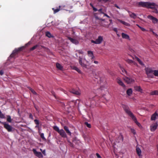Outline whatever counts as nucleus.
<instances>
[{
	"label": "nucleus",
	"instance_id": "nucleus-1",
	"mask_svg": "<svg viewBox=\"0 0 158 158\" xmlns=\"http://www.w3.org/2000/svg\"><path fill=\"white\" fill-rule=\"evenodd\" d=\"M122 107L125 112L132 119L136 124L140 127L141 126L140 124L137 121L136 117L130 111L129 106L125 105H122Z\"/></svg>",
	"mask_w": 158,
	"mask_h": 158
},
{
	"label": "nucleus",
	"instance_id": "nucleus-2",
	"mask_svg": "<svg viewBox=\"0 0 158 158\" xmlns=\"http://www.w3.org/2000/svg\"><path fill=\"white\" fill-rule=\"evenodd\" d=\"M122 107L125 112L132 119L136 124L140 127L141 126L140 124L137 121L136 117L130 111L129 106L125 105H122Z\"/></svg>",
	"mask_w": 158,
	"mask_h": 158
},
{
	"label": "nucleus",
	"instance_id": "nucleus-3",
	"mask_svg": "<svg viewBox=\"0 0 158 158\" xmlns=\"http://www.w3.org/2000/svg\"><path fill=\"white\" fill-rule=\"evenodd\" d=\"M145 71L148 78H153L154 75L155 76L158 77V70H153L151 68H146Z\"/></svg>",
	"mask_w": 158,
	"mask_h": 158
},
{
	"label": "nucleus",
	"instance_id": "nucleus-4",
	"mask_svg": "<svg viewBox=\"0 0 158 158\" xmlns=\"http://www.w3.org/2000/svg\"><path fill=\"white\" fill-rule=\"evenodd\" d=\"M83 58L82 57L79 56V63L81 65V66L82 68L84 71H86L89 69V66L83 62Z\"/></svg>",
	"mask_w": 158,
	"mask_h": 158
},
{
	"label": "nucleus",
	"instance_id": "nucleus-5",
	"mask_svg": "<svg viewBox=\"0 0 158 158\" xmlns=\"http://www.w3.org/2000/svg\"><path fill=\"white\" fill-rule=\"evenodd\" d=\"M2 123V124L4 125V127L7 131L8 132H12L14 131L15 129L11 126L9 125L8 124L6 123L5 122Z\"/></svg>",
	"mask_w": 158,
	"mask_h": 158
},
{
	"label": "nucleus",
	"instance_id": "nucleus-6",
	"mask_svg": "<svg viewBox=\"0 0 158 158\" xmlns=\"http://www.w3.org/2000/svg\"><path fill=\"white\" fill-rule=\"evenodd\" d=\"M23 47H22L18 48L15 49L13 51L12 54L10 55V56L11 57H14L15 55L17 54L19 52L22 51L23 49Z\"/></svg>",
	"mask_w": 158,
	"mask_h": 158
},
{
	"label": "nucleus",
	"instance_id": "nucleus-7",
	"mask_svg": "<svg viewBox=\"0 0 158 158\" xmlns=\"http://www.w3.org/2000/svg\"><path fill=\"white\" fill-rule=\"evenodd\" d=\"M147 8L152 9H155L158 6V5L156 4L155 3L150 2H147Z\"/></svg>",
	"mask_w": 158,
	"mask_h": 158
},
{
	"label": "nucleus",
	"instance_id": "nucleus-8",
	"mask_svg": "<svg viewBox=\"0 0 158 158\" xmlns=\"http://www.w3.org/2000/svg\"><path fill=\"white\" fill-rule=\"evenodd\" d=\"M103 37L102 36H99L98 38L94 41L93 40H91V42L92 43H94L96 44H101L103 40Z\"/></svg>",
	"mask_w": 158,
	"mask_h": 158
},
{
	"label": "nucleus",
	"instance_id": "nucleus-9",
	"mask_svg": "<svg viewBox=\"0 0 158 158\" xmlns=\"http://www.w3.org/2000/svg\"><path fill=\"white\" fill-rule=\"evenodd\" d=\"M32 151L34 154L39 158H42L43 156L41 152H37L35 149H33Z\"/></svg>",
	"mask_w": 158,
	"mask_h": 158
},
{
	"label": "nucleus",
	"instance_id": "nucleus-10",
	"mask_svg": "<svg viewBox=\"0 0 158 158\" xmlns=\"http://www.w3.org/2000/svg\"><path fill=\"white\" fill-rule=\"evenodd\" d=\"M158 126V125L157 123H152L150 126L151 131H154L156 129Z\"/></svg>",
	"mask_w": 158,
	"mask_h": 158
},
{
	"label": "nucleus",
	"instance_id": "nucleus-11",
	"mask_svg": "<svg viewBox=\"0 0 158 158\" xmlns=\"http://www.w3.org/2000/svg\"><path fill=\"white\" fill-rule=\"evenodd\" d=\"M123 79L124 81L128 84L131 83L134 81L133 79L127 77H125Z\"/></svg>",
	"mask_w": 158,
	"mask_h": 158
},
{
	"label": "nucleus",
	"instance_id": "nucleus-12",
	"mask_svg": "<svg viewBox=\"0 0 158 158\" xmlns=\"http://www.w3.org/2000/svg\"><path fill=\"white\" fill-rule=\"evenodd\" d=\"M147 17L148 19L151 20L154 23H156L158 22L157 19L152 15H149Z\"/></svg>",
	"mask_w": 158,
	"mask_h": 158
},
{
	"label": "nucleus",
	"instance_id": "nucleus-13",
	"mask_svg": "<svg viewBox=\"0 0 158 158\" xmlns=\"http://www.w3.org/2000/svg\"><path fill=\"white\" fill-rule=\"evenodd\" d=\"M58 133L62 137L64 138L67 137V135L64 131L62 129L60 130Z\"/></svg>",
	"mask_w": 158,
	"mask_h": 158
},
{
	"label": "nucleus",
	"instance_id": "nucleus-14",
	"mask_svg": "<svg viewBox=\"0 0 158 158\" xmlns=\"http://www.w3.org/2000/svg\"><path fill=\"white\" fill-rule=\"evenodd\" d=\"M68 39L70 40L71 42L73 44H74L76 45L77 44H79V42L78 40L73 39L70 37H68Z\"/></svg>",
	"mask_w": 158,
	"mask_h": 158
},
{
	"label": "nucleus",
	"instance_id": "nucleus-15",
	"mask_svg": "<svg viewBox=\"0 0 158 158\" xmlns=\"http://www.w3.org/2000/svg\"><path fill=\"white\" fill-rule=\"evenodd\" d=\"M147 2H141L138 3L139 6H141L144 8H146L147 7Z\"/></svg>",
	"mask_w": 158,
	"mask_h": 158
},
{
	"label": "nucleus",
	"instance_id": "nucleus-16",
	"mask_svg": "<svg viewBox=\"0 0 158 158\" xmlns=\"http://www.w3.org/2000/svg\"><path fill=\"white\" fill-rule=\"evenodd\" d=\"M64 129L66 131V133L69 136H71L72 133L69 130V128L66 126H64L63 127Z\"/></svg>",
	"mask_w": 158,
	"mask_h": 158
},
{
	"label": "nucleus",
	"instance_id": "nucleus-17",
	"mask_svg": "<svg viewBox=\"0 0 158 158\" xmlns=\"http://www.w3.org/2000/svg\"><path fill=\"white\" fill-rule=\"evenodd\" d=\"M87 53L89 56V57H91V60H92H92L94 59V56L93 52L91 51H88L87 52Z\"/></svg>",
	"mask_w": 158,
	"mask_h": 158
},
{
	"label": "nucleus",
	"instance_id": "nucleus-18",
	"mask_svg": "<svg viewBox=\"0 0 158 158\" xmlns=\"http://www.w3.org/2000/svg\"><path fill=\"white\" fill-rule=\"evenodd\" d=\"M117 81L119 85L121 86L123 88H125L126 87L125 85L124 84V83L122 81L119 79H117Z\"/></svg>",
	"mask_w": 158,
	"mask_h": 158
},
{
	"label": "nucleus",
	"instance_id": "nucleus-19",
	"mask_svg": "<svg viewBox=\"0 0 158 158\" xmlns=\"http://www.w3.org/2000/svg\"><path fill=\"white\" fill-rule=\"evenodd\" d=\"M157 117H158V114L156 113V112L152 115L151 117V120H155Z\"/></svg>",
	"mask_w": 158,
	"mask_h": 158
},
{
	"label": "nucleus",
	"instance_id": "nucleus-20",
	"mask_svg": "<svg viewBox=\"0 0 158 158\" xmlns=\"http://www.w3.org/2000/svg\"><path fill=\"white\" fill-rule=\"evenodd\" d=\"M70 93L77 95H79L80 94V92L74 89H72V90H70Z\"/></svg>",
	"mask_w": 158,
	"mask_h": 158
},
{
	"label": "nucleus",
	"instance_id": "nucleus-21",
	"mask_svg": "<svg viewBox=\"0 0 158 158\" xmlns=\"http://www.w3.org/2000/svg\"><path fill=\"white\" fill-rule=\"evenodd\" d=\"M130 16L132 18H133L134 19H136V15L134 13H132L129 11L128 12Z\"/></svg>",
	"mask_w": 158,
	"mask_h": 158
},
{
	"label": "nucleus",
	"instance_id": "nucleus-22",
	"mask_svg": "<svg viewBox=\"0 0 158 158\" xmlns=\"http://www.w3.org/2000/svg\"><path fill=\"white\" fill-rule=\"evenodd\" d=\"M122 38L123 39H130V37H129V36L128 35H127L125 33H122Z\"/></svg>",
	"mask_w": 158,
	"mask_h": 158
},
{
	"label": "nucleus",
	"instance_id": "nucleus-23",
	"mask_svg": "<svg viewBox=\"0 0 158 158\" xmlns=\"http://www.w3.org/2000/svg\"><path fill=\"white\" fill-rule=\"evenodd\" d=\"M136 151L138 156H140L141 155V151L140 148L136 147Z\"/></svg>",
	"mask_w": 158,
	"mask_h": 158
},
{
	"label": "nucleus",
	"instance_id": "nucleus-24",
	"mask_svg": "<svg viewBox=\"0 0 158 158\" xmlns=\"http://www.w3.org/2000/svg\"><path fill=\"white\" fill-rule=\"evenodd\" d=\"M119 21L121 23H122L123 24V25L127 26H128V27H129L130 26V24L129 23H128L127 22H125L124 21H123L121 20H119Z\"/></svg>",
	"mask_w": 158,
	"mask_h": 158
},
{
	"label": "nucleus",
	"instance_id": "nucleus-25",
	"mask_svg": "<svg viewBox=\"0 0 158 158\" xmlns=\"http://www.w3.org/2000/svg\"><path fill=\"white\" fill-rule=\"evenodd\" d=\"M134 88L136 91H138L139 92H142V89L141 88V87H140V86H135Z\"/></svg>",
	"mask_w": 158,
	"mask_h": 158
},
{
	"label": "nucleus",
	"instance_id": "nucleus-26",
	"mask_svg": "<svg viewBox=\"0 0 158 158\" xmlns=\"http://www.w3.org/2000/svg\"><path fill=\"white\" fill-rule=\"evenodd\" d=\"M61 6H59L58 8L55 9L54 8H52V10L53 11V12L54 14H56V13L58 12L60 10Z\"/></svg>",
	"mask_w": 158,
	"mask_h": 158
},
{
	"label": "nucleus",
	"instance_id": "nucleus-27",
	"mask_svg": "<svg viewBox=\"0 0 158 158\" xmlns=\"http://www.w3.org/2000/svg\"><path fill=\"white\" fill-rule=\"evenodd\" d=\"M56 67L59 69L62 70L63 69V67L59 63H56Z\"/></svg>",
	"mask_w": 158,
	"mask_h": 158
},
{
	"label": "nucleus",
	"instance_id": "nucleus-28",
	"mask_svg": "<svg viewBox=\"0 0 158 158\" xmlns=\"http://www.w3.org/2000/svg\"><path fill=\"white\" fill-rule=\"evenodd\" d=\"M150 94L152 95H158V91L154 90L150 93Z\"/></svg>",
	"mask_w": 158,
	"mask_h": 158
},
{
	"label": "nucleus",
	"instance_id": "nucleus-29",
	"mask_svg": "<svg viewBox=\"0 0 158 158\" xmlns=\"http://www.w3.org/2000/svg\"><path fill=\"white\" fill-rule=\"evenodd\" d=\"M132 92V91L131 89H129L127 91V94L128 96L131 95Z\"/></svg>",
	"mask_w": 158,
	"mask_h": 158
},
{
	"label": "nucleus",
	"instance_id": "nucleus-30",
	"mask_svg": "<svg viewBox=\"0 0 158 158\" xmlns=\"http://www.w3.org/2000/svg\"><path fill=\"white\" fill-rule=\"evenodd\" d=\"M73 69L74 70H76L79 73L81 74L82 73V72L81 71V70L80 69H79L76 66L73 67Z\"/></svg>",
	"mask_w": 158,
	"mask_h": 158
},
{
	"label": "nucleus",
	"instance_id": "nucleus-31",
	"mask_svg": "<svg viewBox=\"0 0 158 158\" xmlns=\"http://www.w3.org/2000/svg\"><path fill=\"white\" fill-rule=\"evenodd\" d=\"M46 36L48 38H51L52 37V36L51 34V33L49 31H47L45 33Z\"/></svg>",
	"mask_w": 158,
	"mask_h": 158
},
{
	"label": "nucleus",
	"instance_id": "nucleus-32",
	"mask_svg": "<svg viewBox=\"0 0 158 158\" xmlns=\"http://www.w3.org/2000/svg\"><path fill=\"white\" fill-rule=\"evenodd\" d=\"M7 117V119L6 120L7 121L9 122V123H11L12 122V119L11 118V117L10 115H7L6 116Z\"/></svg>",
	"mask_w": 158,
	"mask_h": 158
},
{
	"label": "nucleus",
	"instance_id": "nucleus-33",
	"mask_svg": "<svg viewBox=\"0 0 158 158\" xmlns=\"http://www.w3.org/2000/svg\"><path fill=\"white\" fill-rule=\"evenodd\" d=\"M53 128L54 130L56 131L58 133L60 130H59V128L56 126H54Z\"/></svg>",
	"mask_w": 158,
	"mask_h": 158
},
{
	"label": "nucleus",
	"instance_id": "nucleus-34",
	"mask_svg": "<svg viewBox=\"0 0 158 158\" xmlns=\"http://www.w3.org/2000/svg\"><path fill=\"white\" fill-rule=\"evenodd\" d=\"M28 89L33 94H34L35 95L37 94L30 87H29Z\"/></svg>",
	"mask_w": 158,
	"mask_h": 158
},
{
	"label": "nucleus",
	"instance_id": "nucleus-35",
	"mask_svg": "<svg viewBox=\"0 0 158 158\" xmlns=\"http://www.w3.org/2000/svg\"><path fill=\"white\" fill-rule=\"evenodd\" d=\"M0 118H4L5 117V114L3 113H2L1 111L0 110Z\"/></svg>",
	"mask_w": 158,
	"mask_h": 158
},
{
	"label": "nucleus",
	"instance_id": "nucleus-36",
	"mask_svg": "<svg viewBox=\"0 0 158 158\" xmlns=\"http://www.w3.org/2000/svg\"><path fill=\"white\" fill-rule=\"evenodd\" d=\"M126 61L128 63L130 64H131L132 63H134V62L132 60H130V59H127L126 60Z\"/></svg>",
	"mask_w": 158,
	"mask_h": 158
},
{
	"label": "nucleus",
	"instance_id": "nucleus-37",
	"mask_svg": "<svg viewBox=\"0 0 158 158\" xmlns=\"http://www.w3.org/2000/svg\"><path fill=\"white\" fill-rule=\"evenodd\" d=\"M40 137L43 140H44V141H46V139L44 137V133H41L40 134Z\"/></svg>",
	"mask_w": 158,
	"mask_h": 158
},
{
	"label": "nucleus",
	"instance_id": "nucleus-38",
	"mask_svg": "<svg viewBox=\"0 0 158 158\" xmlns=\"http://www.w3.org/2000/svg\"><path fill=\"white\" fill-rule=\"evenodd\" d=\"M121 69L122 70V71L123 73V74H127V72L126 71V70L124 68H121Z\"/></svg>",
	"mask_w": 158,
	"mask_h": 158
},
{
	"label": "nucleus",
	"instance_id": "nucleus-39",
	"mask_svg": "<svg viewBox=\"0 0 158 158\" xmlns=\"http://www.w3.org/2000/svg\"><path fill=\"white\" fill-rule=\"evenodd\" d=\"M38 45H35L30 48V51H33L37 48Z\"/></svg>",
	"mask_w": 158,
	"mask_h": 158
},
{
	"label": "nucleus",
	"instance_id": "nucleus-40",
	"mask_svg": "<svg viewBox=\"0 0 158 158\" xmlns=\"http://www.w3.org/2000/svg\"><path fill=\"white\" fill-rule=\"evenodd\" d=\"M85 125L87 127H88L89 128H91V124H90L88 122H85Z\"/></svg>",
	"mask_w": 158,
	"mask_h": 158
},
{
	"label": "nucleus",
	"instance_id": "nucleus-41",
	"mask_svg": "<svg viewBox=\"0 0 158 158\" xmlns=\"http://www.w3.org/2000/svg\"><path fill=\"white\" fill-rule=\"evenodd\" d=\"M90 5L92 7V8L93 9V10L95 12V11H98V9L97 8H95V7H94L91 4H90Z\"/></svg>",
	"mask_w": 158,
	"mask_h": 158
},
{
	"label": "nucleus",
	"instance_id": "nucleus-42",
	"mask_svg": "<svg viewBox=\"0 0 158 158\" xmlns=\"http://www.w3.org/2000/svg\"><path fill=\"white\" fill-rule=\"evenodd\" d=\"M131 132L133 133L134 135H135L136 133L135 130L134 129L131 128Z\"/></svg>",
	"mask_w": 158,
	"mask_h": 158
},
{
	"label": "nucleus",
	"instance_id": "nucleus-43",
	"mask_svg": "<svg viewBox=\"0 0 158 158\" xmlns=\"http://www.w3.org/2000/svg\"><path fill=\"white\" fill-rule=\"evenodd\" d=\"M76 52L79 54H83V52L81 50H77L76 51Z\"/></svg>",
	"mask_w": 158,
	"mask_h": 158
},
{
	"label": "nucleus",
	"instance_id": "nucleus-44",
	"mask_svg": "<svg viewBox=\"0 0 158 158\" xmlns=\"http://www.w3.org/2000/svg\"><path fill=\"white\" fill-rule=\"evenodd\" d=\"M34 122L36 125H39V121L37 119H35L34 120Z\"/></svg>",
	"mask_w": 158,
	"mask_h": 158
},
{
	"label": "nucleus",
	"instance_id": "nucleus-45",
	"mask_svg": "<svg viewBox=\"0 0 158 158\" xmlns=\"http://www.w3.org/2000/svg\"><path fill=\"white\" fill-rule=\"evenodd\" d=\"M138 27L142 31H146V29H144V28L141 27H140V26H139L138 25H137Z\"/></svg>",
	"mask_w": 158,
	"mask_h": 158
},
{
	"label": "nucleus",
	"instance_id": "nucleus-46",
	"mask_svg": "<svg viewBox=\"0 0 158 158\" xmlns=\"http://www.w3.org/2000/svg\"><path fill=\"white\" fill-rule=\"evenodd\" d=\"M102 9L101 8L99 10H98V11L99 12H100L102 14H104V13L102 11Z\"/></svg>",
	"mask_w": 158,
	"mask_h": 158
},
{
	"label": "nucleus",
	"instance_id": "nucleus-47",
	"mask_svg": "<svg viewBox=\"0 0 158 158\" xmlns=\"http://www.w3.org/2000/svg\"><path fill=\"white\" fill-rule=\"evenodd\" d=\"M68 142L69 143V145L72 147H73V144L69 141H68Z\"/></svg>",
	"mask_w": 158,
	"mask_h": 158
},
{
	"label": "nucleus",
	"instance_id": "nucleus-48",
	"mask_svg": "<svg viewBox=\"0 0 158 158\" xmlns=\"http://www.w3.org/2000/svg\"><path fill=\"white\" fill-rule=\"evenodd\" d=\"M150 31H152L153 34L156 36H158V35L155 33V32L154 31H152V30H150Z\"/></svg>",
	"mask_w": 158,
	"mask_h": 158
},
{
	"label": "nucleus",
	"instance_id": "nucleus-49",
	"mask_svg": "<svg viewBox=\"0 0 158 158\" xmlns=\"http://www.w3.org/2000/svg\"><path fill=\"white\" fill-rule=\"evenodd\" d=\"M51 93L52 94V95L55 98H56L55 94V92L53 91H51Z\"/></svg>",
	"mask_w": 158,
	"mask_h": 158
},
{
	"label": "nucleus",
	"instance_id": "nucleus-50",
	"mask_svg": "<svg viewBox=\"0 0 158 158\" xmlns=\"http://www.w3.org/2000/svg\"><path fill=\"white\" fill-rule=\"evenodd\" d=\"M29 118L32 119H33V116L32 115V114H30L29 115Z\"/></svg>",
	"mask_w": 158,
	"mask_h": 158
},
{
	"label": "nucleus",
	"instance_id": "nucleus-51",
	"mask_svg": "<svg viewBox=\"0 0 158 158\" xmlns=\"http://www.w3.org/2000/svg\"><path fill=\"white\" fill-rule=\"evenodd\" d=\"M96 155L97 157L98 158H101V157L100 155L98 153H96Z\"/></svg>",
	"mask_w": 158,
	"mask_h": 158
},
{
	"label": "nucleus",
	"instance_id": "nucleus-52",
	"mask_svg": "<svg viewBox=\"0 0 158 158\" xmlns=\"http://www.w3.org/2000/svg\"><path fill=\"white\" fill-rule=\"evenodd\" d=\"M4 73V71L3 70H2L0 71V74L1 75H2Z\"/></svg>",
	"mask_w": 158,
	"mask_h": 158
},
{
	"label": "nucleus",
	"instance_id": "nucleus-53",
	"mask_svg": "<svg viewBox=\"0 0 158 158\" xmlns=\"http://www.w3.org/2000/svg\"><path fill=\"white\" fill-rule=\"evenodd\" d=\"M113 30L115 32H117L118 31L117 29L116 28H114L113 29Z\"/></svg>",
	"mask_w": 158,
	"mask_h": 158
},
{
	"label": "nucleus",
	"instance_id": "nucleus-54",
	"mask_svg": "<svg viewBox=\"0 0 158 158\" xmlns=\"http://www.w3.org/2000/svg\"><path fill=\"white\" fill-rule=\"evenodd\" d=\"M139 63L141 65H142L143 64V62L141 61V60H140V59H139Z\"/></svg>",
	"mask_w": 158,
	"mask_h": 158
},
{
	"label": "nucleus",
	"instance_id": "nucleus-55",
	"mask_svg": "<svg viewBox=\"0 0 158 158\" xmlns=\"http://www.w3.org/2000/svg\"><path fill=\"white\" fill-rule=\"evenodd\" d=\"M42 152L44 156L46 155L45 150H44L43 151H42Z\"/></svg>",
	"mask_w": 158,
	"mask_h": 158
},
{
	"label": "nucleus",
	"instance_id": "nucleus-56",
	"mask_svg": "<svg viewBox=\"0 0 158 158\" xmlns=\"http://www.w3.org/2000/svg\"><path fill=\"white\" fill-rule=\"evenodd\" d=\"M114 6L115 7H116L117 8L119 9H120L119 7L117 4H114Z\"/></svg>",
	"mask_w": 158,
	"mask_h": 158
},
{
	"label": "nucleus",
	"instance_id": "nucleus-57",
	"mask_svg": "<svg viewBox=\"0 0 158 158\" xmlns=\"http://www.w3.org/2000/svg\"><path fill=\"white\" fill-rule=\"evenodd\" d=\"M35 127L38 128L39 130V131L40 129H39V125H36L35 126Z\"/></svg>",
	"mask_w": 158,
	"mask_h": 158
},
{
	"label": "nucleus",
	"instance_id": "nucleus-58",
	"mask_svg": "<svg viewBox=\"0 0 158 158\" xmlns=\"http://www.w3.org/2000/svg\"><path fill=\"white\" fill-rule=\"evenodd\" d=\"M104 14L105 16H106L108 18H110V16H109L108 15H107L106 14L104 13Z\"/></svg>",
	"mask_w": 158,
	"mask_h": 158
},
{
	"label": "nucleus",
	"instance_id": "nucleus-59",
	"mask_svg": "<svg viewBox=\"0 0 158 158\" xmlns=\"http://www.w3.org/2000/svg\"><path fill=\"white\" fill-rule=\"evenodd\" d=\"M154 12L156 13H158V10L156 9Z\"/></svg>",
	"mask_w": 158,
	"mask_h": 158
},
{
	"label": "nucleus",
	"instance_id": "nucleus-60",
	"mask_svg": "<svg viewBox=\"0 0 158 158\" xmlns=\"http://www.w3.org/2000/svg\"><path fill=\"white\" fill-rule=\"evenodd\" d=\"M94 62L96 64H98V62L96 61H94Z\"/></svg>",
	"mask_w": 158,
	"mask_h": 158
},
{
	"label": "nucleus",
	"instance_id": "nucleus-61",
	"mask_svg": "<svg viewBox=\"0 0 158 158\" xmlns=\"http://www.w3.org/2000/svg\"><path fill=\"white\" fill-rule=\"evenodd\" d=\"M156 146H157V155L158 156V144Z\"/></svg>",
	"mask_w": 158,
	"mask_h": 158
},
{
	"label": "nucleus",
	"instance_id": "nucleus-62",
	"mask_svg": "<svg viewBox=\"0 0 158 158\" xmlns=\"http://www.w3.org/2000/svg\"><path fill=\"white\" fill-rule=\"evenodd\" d=\"M34 107H35V109L37 111H38V108H37V107L35 106Z\"/></svg>",
	"mask_w": 158,
	"mask_h": 158
},
{
	"label": "nucleus",
	"instance_id": "nucleus-63",
	"mask_svg": "<svg viewBox=\"0 0 158 158\" xmlns=\"http://www.w3.org/2000/svg\"><path fill=\"white\" fill-rule=\"evenodd\" d=\"M102 90L103 89H102V87H101L99 89V90Z\"/></svg>",
	"mask_w": 158,
	"mask_h": 158
},
{
	"label": "nucleus",
	"instance_id": "nucleus-64",
	"mask_svg": "<svg viewBox=\"0 0 158 158\" xmlns=\"http://www.w3.org/2000/svg\"><path fill=\"white\" fill-rule=\"evenodd\" d=\"M76 56H77V57H78V55H77V53H76Z\"/></svg>",
	"mask_w": 158,
	"mask_h": 158
}]
</instances>
